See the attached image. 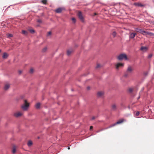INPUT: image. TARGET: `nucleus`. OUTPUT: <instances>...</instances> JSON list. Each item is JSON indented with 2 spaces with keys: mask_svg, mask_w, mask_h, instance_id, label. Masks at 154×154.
<instances>
[{
  "mask_svg": "<svg viewBox=\"0 0 154 154\" xmlns=\"http://www.w3.org/2000/svg\"><path fill=\"white\" fill-rule=\"evenodd\" d=\"M23 114V113H21L20 112H18L15 113L14 114V116L16 117H18L19 116H20L22 115Z\"/></svg>",
  "mask_w": 154,
  "mask_h": 154,
  "instance_id": "obj_9",
  "label": "nucleus"
},
{
  "mask_svg": "<svg viewBox=\"0 0 154 154\" xmlns=\"http://www.w3.org/2000/svg\"><path fill=\"white\" fill-rule=\"evenodd\" d=\"M152 54H150L148 55V58H150L152 57Z\"/></svg>",
  "mask_w": 154,
  "mask_h": 154,
  "instance_id": "obj_30",
  "label": "nucleus"
},
{
  "mask_svg": "<svg viewBox=\"0 0 154 154\" xmlns=\"http://www.w3.org/2000/svg\"><path fill=\"white\" fill-rule=\"evenodd\" d=\"M1 50L0 49V53L1 52Z\"/></svg>",
  "mask_w": 154,
  "mask_h": 154,
  "instance_id": "obj_45",
  "label": "nucleus"
},
{
  "mask_svg": "<svg viewBox=\"0 0 154 154\" xmlns=\"http://www.w3.org/2000/svg\"><path fill=\"white\" fill-rule=\"evenodd\" d=\"M128 75V74H125L124 75V76L125 77H127Z\"/></svg>",
  "mask_w": 154,
  "mask_h": 154,
  "instance_id": "obj_35",
  "label": "nucleus"
},
{
  "mask_svg": "<svg viewBox=\"0 0 154 154\" xmlns=\"http://www.w3.org/2000/svg\"><path fill=\"white\" fill-rule=\"evenodd\" d=\"M29 31L31 33H34L35 32V31L34 29H29Z\"/></svg>",
  "mask_w": 154,
  "mask_h": 154,
  "instance_id": "obj_24",
  "label": "nucleus"
},
{
  "mask_svg": "<svg viewBox=\"0 0 154 154\" xmlns=\"http://www.w3.org/2000/svg\"><path fill=\"white\" fill-rule=\"evenodd\" d=\"M16 150L15 147V146H14L13 147L12 150V152L13 153H14L16 152Z\"/></svg>",
  "mask_w": 154,
  "mask_h": 154,
  "instance_id": "obj_22",
  "label": "nucleus"
},
{
  "mask_svg": "<svg viewBox=\"0 0 154 154\" xmlns=\"http://www.w3.org/2000/svg\"><path fill=\"white\" fill-rule=\"evenodd\" d=\"M72 20L73 21V22L75 23L76 22V20L74 18H72Z\"/></svg>",
  "mask_w": 154,
  "mask_h": 154,
  "instance_id": "obj_32",
  "label": "nucleus"
},
{
  "mask_svg": "<svg viewBox=\"0 0 154 154\" xmlns=\"http://www.w3.org/2000/svg\"><path fill=\"white\" fill-rule=\"evenodd\" d=\"M95 117H94L93 116V117H92V120H94V119H95Z\"/></svg>",
  "mask_w": 154,
  "mask_h": 154,
  "instance_id": "obj_40",
  "label": "nucleus"
},
{
  "mask_svg": "<svg viewBox=\"0 0 154 154\" xmlns=\"http://www.w3.org/2000/svg\"><path fill=\"white\" fill-rule=\"evenodd\" d=\"M68 149H70V147H68Z\"/></svg>",
  "mask_w": 154,
  "mask_h": 154,
  "instance_id": "obj_43",
  "label": "nucleus"
},
{
  "mask_svg": "<svg viewBox=\"0 0 154 154\" xmlns=\"http://www.w3.org/2000/svg\"><path fill=\"white\" fill-rule=\"evenodd\" d=\"M22 33L24 35H26L27 34V32L26 31L23 30L22 31Z\"/></svg>",
  "mask_w": 154,
  "mask_h": 154,
  "instance_id": "obj_20",
  "label": "nucleus"
},
{
  "mask_svg": "<svg viewBox=\"0 0 154 154\" xmlns=\"http://www.w3.org/2000/svg\"><path fill=\"white\" fill-rule=\"evenodd\" d=\"M8 55L7 53H3L2 57L3 59H6L8 57Z\"/></svg>",
  "mask_w": 154,
  "mask_h": 154,
  "instance_id": "obj_15",
  "label": "nucleus"
},
{
  "mask_svg": "<svg viewBox=\"0 0 154 154\" xmlns=\"http://www.w3.org/2000/svg\"><path fill=\"white\" fill-rule=\"evenodd\" d=\"M134 5L135 6L137 7H141L144 6V5L140 3H134Z\"/></svg>",
  "mask_w": 154,
  "mask_h": 154,
  "instance_id": "obj_10",
  "label": "nucleus"
},
{
  "mask_svg": "<svg viewBox=\"0 0 154 154\" xmlns=\"http://www.w3.org/2000/svg\"><path fill=\"white\" fill-rule=\"evenodd\" d=\"M78 16H79V17L81 21L82 22H84V18L82 16V13H81V12H79L78 14Z\"/></svg>",
  "mask_w": 154,
  "mask_h": 154,
  "instance_id": "obj_6",
  "label": "nucleus"
},
{
  "mask_svg": "<svg viewBox=\"0 0 154 154\" xmlns=\"http://www.w3.org/2000/svg\"><path fill=\"white\" fill-rule=\"evenodd\" d=\"M25 103L21 106V108L24 111H26L29 107V104L27 103L26 100H24Z\"/></svg>",
  "mask_w": 154,
  "mask_h": 154,
  "instance_id": "obj_3",
  "label": "nucleus"
},
{
  "mask_svg": "<svg viewBox=\"0 0 154 154\" xmlns=\"http://www.w3.org/2000/svg\"><path fill=\"white\" fill-rule=\"evenodd\" d=\"M8 37H13V35L12 34H9L8 35Z\"/></svg>",
  "mask_w": 154,
  "mask_h": 154,
  "instance_id": "obj_29",
  "label": "nucleus"
},
{
  "mask_svg": "<svg viewBox=\"0 0 154 154\" xmlns=\"http://www.w3.org/2000/svg\"><path fill=\"white\" fill-rule=\"evenodd\" d=\"M112 110H116V106L115 104H113L112 106Z\"/></svg>",
  "mask_w": 154,
  "mask_h": 154,
  "instance_id": "obj_16",
  "label": "nucleus"
},
{
  "mask_svg": "<svg viewBox=\"0 0 154 154\" xmlns=\"http://www.w3.org/2000/svg\"><path fill=\"white\" fill-rule=\"evenodd\" d=\"M94 14H95V15H96V13H94Z\"/></svg>",
  "mask_w": 154,
  "mask_h": 154,
  "instance_id": "obj_44",
  "label": "nucleus"
},
{
  "mask_svg": "<svg viewBox=\"0 0 154 154\" xmlns=\"http://www.w3.org/2000/svg\"><path fill=\"white\" fill-rule=\"evenodd\" d=\"M136 35V34L135 33H132L130 35L129 38H134Z\"/></svg>",
  "mask_w": 154,
  "mask_h": 154,
  "instance_id": "obj_11",
  "label": "nucleus"
},
{
  "mask_svg": "<svg viewBox=\"0 0 154 154\" xmlns=\"http://www.w3.org/2000/svg\"><path fill=\"white\" fill-rule=\"evenodd\" d=\"M10 85L9 84H6L4 87V89L5 90H7L9 88Z\"/></svg>",
  "mask_w": 154,
  "mask_h": 154,
  "instance_id": "obj_13",
  "label": "nucleus"
},
{
  "mask_svg": "<svg viewBox=\"0 0 154 154\" xmlns=\"http://www.w3.org/2000/svg\"><path fill=\"white\" fill-rule=\"evenodd\" d=\"M103 94V93L102 92H99L97 93V95L98 97H101Z\"/></svg>",
  "mask_w": 154,
  "mask_h": 154,
  "instance_id": "obj_17",
  "label": "nucleus"
},
{
  "mask_svg": "<svg viewBox=\"0 0 154 154\" xmlns=\"http://www.w3.org/2000/svg\"><path fill=\"white\" fill-rule=\"evenodd\" d=\"M140 98V96H139L138 98H137V100L139 99Z\"/></svg>",
  "mask_w": 154,
  "mask_h": 154,
  "instance_id": "obj_42",
  "label": "nucleus"
},
{
  "mask_svg": "<svg viewBox=\"0 0 154 154\" xmlns=\"http://www.w3.org/2000/svg\"><path fill=\"white\" fill-rule=\"evenodd\" d=\"M42 2L44 4H46L47 1V0H42Z\"/></svg>",
  "mask_w": 154,
  "mask_h": 154,
  "instance_id": "obj_28",
  "label": "nucleus"
},
{
  "mask_svg": "<svg viewBox=\"0 0 154 154\" xmlns=\"http://www.w3.org/2000/svg\"><path fill=\"white\" fill-rule=\"evenodd\" d=\"M78 16H79V17L81 21L82 22H84V18L82 16V13H81V12H79L78 14Z\"/></svg>",
  "mask_w": 154,
  "mask_h": 154,
  "instance_id": "obj_7",
  "label": "nucleus"
},
{
  "mask_svg": "<svg viewBox=\"0 0 154 154\" xmlns=\"http://www.w3.org/2000/svg\"><path fill=\"white\" fill-rule=\"evenodd\" d=\"M47 47H45L43 48L42 50V52H45L47 50Z\"/></svg>",
  "mask_w": 154,
  "mask_h": 154,
  "instance_id": "obj_21",
  "label": "nucleus"
},
{
  "mask_svg": "<svg viewBox=\"0 0 154 154\" xmlns=\"http://www.w3.org/2000/svg\"><path fill=\"white\" fill-rule=\"evenodd\" d=\"M133 91V89L131 88H129L128 89V91L129 93H131Z\"/></svg>",
  "mask_w": 154,
  "mask_h": 154,
  "instance_id": "obj_25",
  "label": "nucleus"
},
{
  "mask_svg": "<svg viewBox=\"0 0 154 154\" xmlns=\"http://www.w3.org/2000/svg\"><path fill=\"white\" fill-rule=\"evenodd\" d=\"M116 32L115 31H114L112 33V35L114 37H115L116 35Z\"/></svg>",
  "mask_w": 154,
  "mask_h": 154,
  "instance_id": "obj_26",
  "label": "nucleus"
},
{
  "mask_svg": "<svg viewBox=\"0 0 154 154\" xmlns=\"http://www.w3.org/2000/svg\"><path fill=\"white\" fill-rule=\"evenodd\" d=\"M119 60H122L124 59L125 60H128L126 55L125 54H119L117 57Z\"/></svg>",
  "mask_w": 154,
  "mask_h": 154,
  "instance_id": "obj_2",
  "label": "nucleus"
},
{
  "mask_svg": "<svg viewBox=\"0 0 154 154\" xmlns=\"http://www.w3.org/2000/svg\"><path fill=\"white\" fill-rule=\"evenodd\" d=\"M135 30L136 31L140 33L143 35L148 34L150 35H152L153 34L152 33L150 32H146L145 31H144L143 29H140L137 28H135Z\"/></svg>",
  "mask_w": 154,
  "mask_h": 154,
  "instance_id": "obj_1",
  "label": "nucleus"
},
{
  "mask_svg": "<svg viewBox=\"0 0 154 154\" xmlns=\"http://www.w3.org/2000/svg\"><path fill=\"white\" fill-rule=\"evenodd\" d=\"M124 65V63H118L116 65V69L118 70L119 68L123 67Z\"/></svg>",
  "mask_w": 154,
  "mask_h": 154,
  "instance_id": "obj_5",
  "label": "nucleus"
},
{
  "mask_svg": "<svg viewBox=\"0 0 154 154\" xmlns=\"http://www.w3.org/2000/svg\"><path fill=\"white\" fill-rule=\"evenodd\" d=\"M22 71L21 70H19V73L20 74H21L22 73Z\"/></svg>",
  "mask_w": 154,
  "mask_h": 154,
  "instance_id": "obj_37",
  "label": "nucleus"
},
{
  "mask_svg": "<svg viewBox=\"0 0 154 154\" xmlns=\"http://www.w3.org/2000/svg\"><path fill=\"white\" fill-rule=\"evenodd\" d=\"M103 130H100V131H96V132H97V133L99 132H100V131H102Z\"/></svg>",
  "mask_w": 154,
  "mask_h": 154,
  "instance_id": "obj_41",
  "label": "nucleus"
},
{
  "mask_svg": "<svg viewBox=\"0 0 154 154\" xmlns=\"http://www.w3.org/2000/svg\"><path fill=\"white\" fill-rule=\"evenodd\" d=\"M139 113H140L138 111L137 112H136V113L135 115L136 116H138L139 114Z\"/></svg>",
  "mask_w": 154,
  "mask_h": 154,
  "instance_id": "obj_34",
  "label": "nucleus"
},
{
  "mask_svg": "<svg viewBox=\"0 0 154 154\" xmlns=\"http://www.w3.org/2000/svg\"><path fill=\"white\" fill-rule=\"evenodd\" d=\"M40 106V103H37L35 105V106L37 109L39 108Z\"/></svg>",
  "mask_w": 154,
  "mask_h": 154,
  "instance_id": "obj_18",
  "label": "nucleus"
},
{
  "mask_svg": "<svg viewBox=\"0 0 154 154\" xmlns=\"http://www.w3.org/2000/svg\"><path fill=\"white\" fill-rule=\"evenodd\" d=\"M72 51L70 50H68L67 51V54L68 55H69L72 52Z\"/></svg>",
  "mask_w": 154,
  "mask_h": 154,
  "instance_id": "obj_23",
  "label": "nucleus"
},
{
  "mask_svg": "<svg viewBox=\"0 0 154 154\" xmlns=\"http://www.w3.org/2000/svg\"><path fill=\"white\" fill-rule=\"evenodd\" d=\"M100 67V65L99 64H98L97 65V66H96V68H99V67Z\"/></svg>",
  "mask_w": 154,
  "mask_h": 154,
  "instance_id": "obj_33",
  "label": "nucleus"
},
{
  "mask_svg": "<svg viewBox=\"0 0 154 154\" xmlns=\"http://www.w3.org/2000/svg\"><path fill=\"white\" fill-rule=\"evenodd\" d=\"M37 21L38 23H42V21L40 20H38Z\"/></svg>",
  "mask_w": 154,
  "mask_h": 154,
  "instance_id": "obj_36",
  "label": "nucleus"
},
{
  "mask_svg": "<svg viewBox=\"0 0 154 154\" xmlns=\"http://www.w3.org/2000/svg\"><path fill=\"white\" fill-rule=\"evenodd\" d=\"M147 73H146L145 75H147Z\"/></svg>",
  "mask_w": 154,
  "mask_h": 154,
  "instance_id": "obj_46",
  "label": "nucleus"
},
{
  "mask_svg": "<svg viewBox=\"0 0 154 154\" xmlns=\"http://www.w3.org/2000/svg\"><path fill=\"white\" fill-rule=\"evenodd\" d=\"M148 48L147 47H142L140 48V50L143 51H146Z\"/></svg>",
  "mask_w": 154,
  "mask_h": 154,
  "instance_id": "obj_14",
  "label": "nucleus"
},
{
  "mask_svg": "<svg viewBox=\"0 0 154 154\" xmlns=\"http://www.w3.org/2000/svg\"><path fill=\"white\" fill-rule=\"evenodd\" d=\"M34 72V69L32 68H31L29 71V72L31 73H32Z\"/></svg>",
  "mask_w": 154,
  "mask_h": 154,
  "instance_id": "obj_27",
  "label": "nucleus"
},
{
  "mask_svg": "<svg viewBox=\"0 0 154 154\" xmlns=\"http://www.w3.org/2000/svg\"><path fill=\"white\" fill-rule=\"evenodd\" d=\"M51 31L48 32L47 35V36H49L51 34Z\"/></svg>",
  "mask_w": 154,
  "mask_h": 154,
  "instance_id": "obj_31",
  "label": "nucleus"
},
{
  "mask_svg": "<svg viewBox=\"0 0 154 154\" xmlns=\"http://www.w3.org/2000/svg\"><path fill=\"white\" fill-rule=\"evenodd\" d=\"M65 9V8L63 7L58 8L55 11L57 13H60L63 10Z\"/></svg>",
  "mask_w": 154,
  "mask_h": 154,
  "instance_id": "obj_8",
  "label": "nucleus"
},
{
  "mask_svg": "<svg viewBox=\"0 0 154 154\" xmlns=\"http://www.w3.org/2000/svg\"><path fill=\"white\" fill-rule=\"evenodd\" d=\"M32 142L30 140L27 143V145H28V146H31L32 145Z\"/></svg>",
  "mask_w": 154,
  "mask_h": 154,
  "instance_id": "obj_19",
  "label": "nucleus"
},
{
  "mask_svg": "<svg viewBox=\"0 0 154 154\" xmlns=\"http://www.w3.org/2000/svg\"><path fill=\"white\" fill-rule=\"evenodd\" d=\"M90 87L89 86H88V87H87V89L88 90H90Z\"/></svg>",
  "mask_w": 154,
  "mask_h": 154,
  "instance_id": "obj_38",
  "label": "nucleus"
},
{
  "mask_svg": "<svg viewBox=\"0 0 154 154\" xmlns=\"http://www.w3.org/2000/svg\"><path fill=\"white\" fill-rule=\"evenodd\" d=\"M132 71V69L131 66H129L127 69V72L131 73V72Z\"/></svg>",
  "mask_w": 154,
  "mask_h": 154,
  "instance_id": "obj_12",
  "label": "nucleus"
},
{
  "mask_svg": "<svg viewBox=\"0 0 154 154\" xmlns=\"http://www.w3.org/2000/svg\"><path fill=\"white\" fill-rule=\"evenodd\" d=\"M72 91H73V89H72Z\"/></svg>",
  "mask_w": 154,
  "mask_h": 154,
  "instance_id": "obj_47",
  "label": "nucleus"
},
{
  "mask_svg": "<svg viewBox=\"0 0 154 154\" xmlns=\"http://www.w3.org/2000/svg\"><path fill=\"white\" fill-rule=\"evenodd\" d=\"M123 119H121L120 120H119L116 123H114V124H113L112 125H111L109 127L106 128V129H108V128H111V127H113V126L116 125L117 124H121L123 122Z\"/></svg>",
  "mask_w": 154,
  "mask_h": 154,
  "instance_id": "obj_4",
  "label": "nucleus"
},
{
  "mask_svg": "<svg viewBox=\"0 0 154 154\" xmlns=\"http://www.w3.org/2000/svg\"><path fill=\"white\" fill-rule=\"evenodd\" d=\"M93 128V126H90V130H91Z\"/></svg>",
  "mask_w": 154,
  "mask_h": 154,
  "instance_id": "obj_39",
  "label": "nucleus"
}]
</instances>
